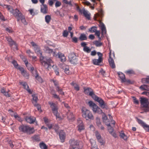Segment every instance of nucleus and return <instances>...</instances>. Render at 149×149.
<instances>
[{
    "instance_id": "nucleus-26",
    "label": "nucleus",
    "mask_w": 149,
    "mask_h": 149,
    "mask_svg": "<svg viewBox=\"0 0 149 149\" xmlns=\"http://www.w3.org/2000/svg\"><path fill=\"white\" fill-rule=\"evenodd\" d=\"M67 118L69 120H74V116L73 113L69 111L67 113Z\"/></svg>"
},
{
    "instance_id": "nucleus-59",
    "label": "nucleus",
    "mask_w": 149,
    "mask_h": 149,
    "mask_svg": "<svg viewBox=\"0 0 149 149\" xmlns=\"http://www.w3.org/2000/svg\"><path fill=\"white\" fill-rule=\"evenodd\" d=\"M98 141L100 143L101 145H102L104 143V141L102 138H101L97 139Z\"/></svg>"
},
{
    "instance_id": "nucleus-51",
    "label": "nucleus",
    "mask_w": 149,
    "mask_h": 149,
    "mask_svg": "<svg viewBox=\"0 0 149 149\" xmlns=\"http://www.w3.org/2000/svg\"><path fill=\"white\" fill-rule=\"evenodd\" d=\"M20 20H21L24 25H26L27 24V22H26V19H17V22H19Z\"/></svg>"
},
{
    "instance_id": "nucleus-42",
    "label": "nucleus",
    "mask_w": 149,
    "mask_h": 149,
    "mask_svg": "<svg viewBox=\"0 0 149 149\" xmlns=\"http://www.w3.org/2000/svg\"><path fill=\"white\" fill-rule=\"evenodd\" d=\"M32 138L37 141H39L40 140V138L38 135H34Z\"/></svg>"
},
{
    "instance_id": "nucleus-58",
    "label": "nucleus",
    "mask_w": 149,
    "mask_h": 149,
    "mask_svg": "<svg viewBox=\"0 0 149 149\" xmlns=\"http://www.w3.org/2000/svg\"><path fill=\"white\" fill-rule=\"evenodd\" d=\"M61 4V3L60 2L57 1L55 3V6L56 7H57L60 6Z\"/></svg>"
},
{
    "instance_id": "nucleus-44",
    "label": "nucleus",
    "mask_w": 149,
    "mask_h": 149,
    "mask_svg": "<svg viewBox=\"0 0 149 149\" xmlns=\"http://www.w3.org/2000/svg\"><path fill=\"white\" fill-rule=\"evenodd\" d=\"M104 116H102V120L104 123H107V120H108V118L107 116L104 113H103Z\"/></svg>"
},
{
    "instance_id": "nucleus-38",
    "label": "nucleus",
    "mask_w": 149,
    "mask_h": 149,
    "mask_svg": "<svg viewBox=\"0 0 149 149\" xmlns=\"http://www.w3.org/2000/svg\"><path fill=\"white\" fill-rule=\"evenodd\" d=\"M93 43L97 47L101 46L102 45V42H100L97 40H95L94 41Z\"/></svg>"
},
{
    "instance_id": "nucleus-45",
    "label": "nucleus",
    "mask_w": 149,
    "mask_h": 149,
    "mask_svg": "<svg viewBox=\"0 0 149 149\" xmlns=\"http://www.w3.org/2000/svg\"><path fill=\"white\" fill-rule=\"evenodd\" d=\"M84 51L88 53H89L91 51V49H90L88 47H86L85 48H83Z\"/></svg>"
},
{
    "instance_id": "nucleus-24",
    "label": "nucleus",
    "mask_w": 149,
    "mask_h": 149,
    "mask_svg": "<svg viewBox=\"0 0 149 149\" xmlns=\"http://www.w3.org/2000/svg\"><path fill=\"white\" fill-rule=\"evenodd\" d=\"M58 57L60 58L61 62H63L66 61V58L64 54L61 53L60 52H58Z\"/></svg>"
},
{
    "instance_id": "nucleus-41",
    "label": "nucleus",
    "mask_w": 149,
    "mask_h": 149,
    "mask_svg": "<svg viewBox=\"0 0 149 149\" xmlns=\"http://www.w3.org/2000/svg\"><path fill=\"white\" fill-rule=\"evenodd\" d=\"M95 120L96 124L97 126H98L101 124L100 121V119L98 117H97L96 118Z\"/></svg>"
},
{
    "instance_id": "nucleus-11",
    "label": "nucleus",
    "mask_w": 149,
    "mask_h": 149,
    "mask_svg": "<svg viewBox=\"0 0 149 149\" xmlns=\"http://www.w3.org/2000/svg\"><path fill=\"white\" fill-rule=\"evenodd\" d=\"M79 9V12L81 14H83V15L86 19H90V14L88 13V12L85 9H81L79 7L77 8Z\"/></svg>"
},
{
    "instance_id": "nucleus-63",
    "label": "nucleus",
    "mask_w": 149,
    "mask_h": 149,
    "mask_svg": "<svg viewBox=\"0 0 149 149\" xmlns=\"http://www.w3.org/2000/svg\"><path fill=\"white\" fill-rule=\"evenodd\" d=\"M99 128L100 129L102 130H104L105 129L104 127L102 125V124H101L100 125H99L98 126Z\"/></svg>"
},
{
    "instance_id": "nucleus-49",
    "label": "nucleus",
    "mask_w": 149,
    "mask_h": 149,
    "mask_svg": "<svg viewBox=\"0 0 149 149\" xmlns=\"http://www.w3.org/2000/svg\"><path fill=\"white\" fill-rule=\"evenodd\" d=\"M68 35V32L67 30H64L63 33V36L64 37H67Z\"/></svg>"
},
{
    "instance_id": "nucleus-22",
    "label": "nucleus",
    "mask_w": 149,
    "mask_h": 149,
    "mask_svg": "<svg viewBox=\"0 0 149 149\" xmlns=\"http://www.w3.org/2000/svg\"><path fill=\"white\" fill-rule=\"evenodd\" d=\"M78 39L81 41L86 40L88 39V37L84 33H81L80 34Z\"/></svg>"
},
{
    "instance_id": "nucleus-18",
    "label": "nucleus",
    "mask_w": 149,
    "mask_h": 149,
    "mask_svg": "<svg viewBox=\"0 0 149 149\" xmlns=\"http://www.w3.org/2000/svg\"><path fill=\"white\" fill-rule=\"evenodd\" d=\"M3 7L6 8L8 10L13 14V15L15 13V10H14L13 8L10 5L3 4Z\"/></svg>"
},
{
    "instance_id": "nucleus-17",
    "label": "nucleus",
    "mask_w": 149,
    "mask_h": 149,
    "mask_svg": "<svg viewBox=\"0 0 149 149\" xmlns=\"http://www.w3.org/2000/svg\"><path fill=\"white\" fill-rule=\"evenodd\" d=\"M14 15L18 16L19 19H25V17L17 9H16L15 10V13Z\"/></svg>"
},
{
    "instance_id": "nucleus-36",
    "label": "nucleus",
    "mask_w": 149,
    "mask_h": 149,
    "mask_svg": "<svg viewBox=\"0 0 149 149\" xmlns=\"http://www.w3.org/2000/svg\"><path fill=\"white\" fill-rule=\"evenodd\" d=\"M39 145L41 149H46L47 147L45 144L43 142L40 143Z\"/></svg>"
},
{
    "instance_id": "nucleus-40",
    "label": "nucleus",
    "mask_w": 149,
    "mask_h": 149,
    "mask_svg": "<svg viewBox=\"0 0 149 149\" xmlns=\"http://www.w3.org/2000/svg\"><path fill=\"white\" fill-rule=\"evenodd\" d=\"M59 128L57 124H54L53 126V129L57 133H58V130Z\"/></svg>"
},
{
    "instance_id": "nucleus-43",
    "label": "nucleus",
    "mask_w": 149,
    "mask_h": 149,
    "mask_svg": "<svg viewBox=\"0 0 149 149\" xmlns=\"http://www.w3.org/2000/svg\"><path fill=\"white\" fill-rule=\"evenodd\" d=\"M12 63L14 67L17 68L19 65H18L16 61L15 60H13Z\"/></svg>"
},
{
    "instance_id": "nucleus-29",
    "label": "nucleus",
    "mask_w": 149,
    "mask_h": 149,
    "mask_svg": "<svg viewBox=\"0 0 149 149\" xmlns=\"http://www.w3.org/2000/svg\"><path fill=\"white\" fill-rule=\"evenodd\" d=\"M77 127L78 128V130L79 132H81L82 130H84L85 129L84 127L82 122H81L79 124Z\"/></svg>"
},
{
    "instance_id": "nucleus-19",
    "label": "nucleus",
    "mask_w": 149,
    "mask_h": 149,
    "mask_svg": "<svg viewBox=\"0 0 149 149\" xmlns=\"http://www.w3.org/2000/svg\"><path fill=\"white\" fill-rule=\"evenodd\" d=\"M6 39L8 42L10 46L12 47L14 45H16V42L13 41L12 38L10 37H6Z\"/></svg>"
},
{
    "instance_id": "nucleus-9",
    "label": "nucleus",
    "mask_w": 149,
    "mask_h": 149,
    "mask_svg": "<svg viewBox=\"0 0 149 149\" xmlns=\"http://www.w3.org/2000/svg\"><path fill=\"white\" fill-rule=\"evenodd\" d=\"M136 118L138 123L142 126L146 131L149 132V125L144 123L141 120L137 118Z\"/></svg>"
},
{
    "instance_id": "nucleus-53",
    "label": "nucleus",
    "mask_w": 149,
    "mask_h": 149,
    "mask_svg": "<svg viewBox=\"0 0 149 149\" xmlns=\"http://www.w3.org/2000/svg\"><path fill=\"white\" fill-rule=\"evenodd\" d=\"M95 134L97 140L101 138L100 134L98 132H96Z\"/></svg>"
},
{
    "instance_id": "nucleus-47",
    "label": "nucleus",
    "mask_w": 149,
    "mask_h": 149,
    "mask_svg": "<svg viewBox=\"0 0 149 149\" xmlns=\"http://www.w3.org/2000/svg\"><path fill=\"white\" fill-rule=\"evenodd\" d=\"M108 116H109V119L112 123L111 124L114 125L115 123V122L114 120H113V117L110 114H108Z\"/></svg>"
},
{
    "instance_id": "nucleus-7",
    "label": "nucleus",
    "mask_w": 149,
    "mask_h": 149,
    "mask_svg": "<svg viewBox=\"0 0 149 149\" xmlns=\"http://www.w3.org/2000/svg\"><path fill=\"white\" fill-rule=\"evenodd\" d=\"M49 104L50 105V107L52 108V110L53 113L56 117V118L59 117V114L58 113V107L57 105L54 103L49 102Z\"/></svg>"
},
{
    "instance_id": "nucleus-13",
    "label": "nucleus",
    "mask_w": 149,
    "mask_h": 149,
    "mask_svg": "<svg viewBox=\"0 0 149 149\" xmlns=\"http://www.w3.org/2000/svg\"><path fill=\"white\" fill-rule=\"evenodd\" d=\"M140 99V102L142 106V107H147L149 105L148 100L146 98L141 97Z\"/></svg>"
},
{
    "instance_id": "nucleus-2",
    "label": "nucleus",
    "mask_w": 149,
    "mask_h": 149,
    "mask_svg": "<svg viewBox=\"0 0 149 149\" xmlns=\"http://www.w3.org/2000/svg\"><path fill=\"white\" fill-rule=\"evenodd\" d=\"M81 111L82 117L86 120H93L94 119V117L91 112L85 107H82Z\"/></svg>"
},
{
    "instance_id": "nucleus-52",
    "label": "nucleus",
    "mask_w": 149,
    "mask_h": 149,
    "mask_svg": "<svg viewBox=\"0 0 149 149\" xmlns=\"http://www.w3.org/2000/svg\"><path fill=\"white\" fill-rule=\"evenodd\" d=\"M17 69L19 70V71L21 72V74H22V72H24L25 70L24 68L21 67L19 65L17 68Z\"/></svg>"
},
{
    "instance_id": "nucleus-5",
    "label": "nucleus",
    "mask_w": 149,
    "mask_h": 149,
    "mask_svg": "<svg viewBox=\"0 0 149 149\" xmlns=\"http://www.w3.org/2000/svg\"><path fill=\"white\" fill-rule=\"evenodd\" d=\"M95 101L98 102L100 106L102 109H107L108 107L107 104L101 98L99 97L95 94L92 97Z\"/></svg>"
},
{
    "instance_id": "nucleus-35",
    "label": "nucleus",
    "mask_w": 149,
    "mask_h": 149,
    "mask_svg": "<svg viewBox=\"0 0 149 149\" xmlns=\"http://www.w3.org/2000/svg\"><path fill=\"white\" fill-rule=\"evenodd\" d=\"M33 101L32 102L33 104H35L37 103V101L38 100V98L37 96H35V95H33Z\"/></svg>"
},
{
    "instance_id": "nucleus-27",
    "label": "nucleus",
    "mask_w": 149,
    "mask_h": 149,
    "mask_svg": "<svg viewBox=\"0 0 149 149\" xmlns=\"http://www.w3.org/2000/svg\"><path fill=\"white\" fill-rule=\"evenodd\" d=\"M102 60V58H98V59H94L93 60V63L95 65H98L99 63H101Z\"/></svg>"
},
{
    "instance_id": "nucleus-34",
    "label": "nucleus",
    "mask_w": 149,
    "mask_h": 149,
    "mask_svg": "<svg viewBox=\"0 0 149 149\" xmlns=\"http://www.w3.org/2000/svg\"><path fill=\"white\" fill-rule=\"evenodd\" d=\"M141 81L143 83L149 84V76L142 79Z\"/></svg>"
},
{
    "instance_id": "nucleus-6",
    "label": "nucleus",
    "mask_w": 149,
    "mask_h": 149,
    "mask_svg": "<svg viewBox=\"0 0 149 149\" xmlns=\"http://www.w3.org/2000/svg\"><path fill=\"white\" fill-rule=\"evenodd\" d=\"M89 106L92 107V110L95 113H97L99 114H101L103 113L102 111L95 103L90 101L88 102Z\"/></svg>"
},
{
    "instance_id": "nucleus-16",
    "label": "nucleus",
    "mask_w": 149,
    "mask_h": 149,
    "mask_svg": "<svg viewBox=\"0 0 149 149\" xmlns=\"http://www.w3.org/2000/svg\"><path fill=\"white\" fill-rule=\"evenodd\" d=\"M111 52H110L109 57L108 59V61L109 63L110 66L112 68H115L116 66L114 63V61L113 58L111 57Z\"/></svg>"
},
{
    "instance_id": "nucleus-39",
    "label": "nucleus",
    "mask_w": 149,
    "mask_h": 149,
    "mask_svg": "<svg viewBox=\"0 0 149 149\" xmlns=\"http://www.w3.org/2000/svg\"><path fill=\"white\" fill-rule=\"evenodd\" d=\"M63 69L64 70V72L66 74H70V70L68 66L63 67Z\"/></svg>"
},
{
    "instance_id": "nucleus-14",
    "label": "nucleus",
    "mask_w": 149,
    "mask_h": 149,
    "mask_svg": "<svg viewBox=\"0 0 149 149\" xmlns=\"http://www.w3.org/2000/svg\"><path fill=\"white\" fill-rule=\"evenodd\" d=\"M25 120L27 122L30 124H32L35 121L36 118L31 116H26L25 118Z\"/></svg>"
},
{
    "instance_id": "nucleus-32",
    "label": "nucleus",
    "mask_w": 149,
    "mask_h": 149,
    "mask_svg": "<svg viewBox=\"0 0 149 149\" xmlns=\"http://www.w3.org/2000/svg\"><path fill=\"white\" fill-rule=\"evenodd\" d=\"M97 27L96 26H93L89 28L88 29L89 31L91 33H95L97 31Z\"/></svg>"
},
{
    "instance_id": "nucleus-8",
    "label": "nucleus",
    "mask_w": 149,
    "mask_h": 149,
    "mask_svg": "<svg viewBox=\"0 0 149 149\" xmlns=\"http://www.w3.org/2000/svg\"><path fill=\"white\" fill-rule=\"evenodd\" d=\"M68 57L70 62L71 64L75 65L78 63V58L74 53H70Z\"/></svg>"
},
{
    "instance_id": "nucleus-20",
    "label": "nucleus",
    "mask_w": 149,
    "mask_h": 149,
    "mask_svg": "<svg viewBox=\"0 0 149 149\" xmlns=\"http://www.w3.org/2000/svg\"><path fill=\"white\" fill-rule=\"evenodd\" d=\"M119 78L121 80V82H125L126 79L125 77V75L122 72H119L118 73Z\"/></svg>"
},
{
    "instance_id": "nucleus-62",
    "label": "nucleus",
    "mask_w": 149,
    "mask_h": 149,
    "mask_svg": "<svg viewBox=\"0 0 149 149\" xmlns=\"http://www.w3.org/2000/svg\"><path fill=\"white\" fill-rule=\"evenodd\" d=\"M63 103L64 104L65 107L66 108L68 109L69 110L70 109V107L68 104L65 103L64 102H63Z\"/></svg>"
},
{
    "instance_id": "nucleus-46",
    "label": "nucleus",
    "mask_w": 149,
    "mask_h": 149,
    "mask_svg": "<svg viewBox=\"0 0 149 149\" xmlns=\"http://www.w3.org/2000/svg\"><path fill=\"white\" fill-rule=\"evenodd\" d=\"M108 130L109 133L111 134H112L113 131V128L111 126V125H110V126H108Z\"/></svg>"
},
{
    "instance_id": "nucleus-61",
    "label": "nucleus",
    "mask_w": 149,
    "mask_h": 149,
    "mask_svg": "<svg viewBox=\"0 0 149 149\" xmlns=\"http://www.w3.org/2000/svg\"><path fill=\"white\" fill-rule=\"evenodd\" d=\"M87 45V44L86 42H83L81 43V46L82 47H83V48H85L86 47V45Z\"/></svg>"
},
{
    "instance_id": "nucleus-56",
    "label": "nucleus",
    "mask_w": 149,
    "mask_h": 149,
    "mask_svg": "<svg viewBox=\"0 0 149 149\" xmlns=\"http://www.w3.org/2000/svg\"><path fill=\"white\" fill-rule=\"evenodd\" d=\"M34 106L37 107V108L38 109V110L39 111H42V110L41 109V107L40 105H39L38 104H34Z\"/></svg>"
},
{
    "instance_id": "nucleus-37",
    "label": "nucleus",
    "mask_w": 149,
    "mask_h": 149,
    "mask_svg": "<svg viewBox=\"0 0 149 149\" xmlns=\"http://www.w3.org/2000/svg\"><path fill=\"white\" fill-rule=\"evenodd\" d=\"M125 73L128 74H134L135 73L134 71L132 70H129L125 72Z\"/></svg>"
},
{
    "instance_id": "nucleus-15",
    "label": "nucleus",
    "mask_w": 149,
    "mask_h": 149,
    "mask_svg": "<svg viewBox=\"0 0 149 149\" xmlns=\"http://www.w3.org/2000/svg\"><path fill=\"white\" fill-rule=\"evenodd\" d=\"M59 135L61 142L62 143L64 142L65 138V133L63 132V131L61 130L59 133Z\"/></svg>"
},
{
    "instance_id": "nucleus-21",
    "label": "nucleus",
    "mask_w": 149,
    "mask_h": 149,
    "mask_svg": "<svg viewBox=\"0 0 149 149\" xmlns=\"http://www.w3.org/2000/svg\"><path fill=\"white\" fill-rule=\"evenodd\" d=\"M41 11L43 14H46L47 13L48 8L46 4L41 5Z\"/></svg>"
},
{
    "instance_id": "nucleus-28",
    "label": "nucleus",
    "mask_w": 149,
    "mask_h": 149,
    "mask_svg": "<svg viewBox=\"0 0 149 149\" xmlns=\"http://www.w3.org/2000/svg\"><path fill=\"white\" fill-rule=\"evenodd\" d=\"M46 52L47 53L49 54L52 53L53 56H54L55 55L56 53L55 52L53 51V49L49 48L48 47H47L45 48Z\"/></svg>"
},
{
    "instance_id": "nucleus-30",
    "label": "nucleus",
    "mask_w": 149,
    "mask_h": 149,
    "mask_svg": "<svg viewBox=\"0 0 149 149\" xmlns=\"http://www.w3.org/2000/svg\"><path fill=\"white\" fill-rule=\"evenodd\" d=\"M140 88L142 90L149 91V86L147 85H141L140 86Z\"/></svg>"
},
{
    "instance_id": "nucleus-33",
    "label": "nucleus",
    "mask_w": 149,
    "mask_h": 149,
    "mask_svg": "<svg viewBox=\"0 0 149 149\" xmlns=\"http://www.w3.org/2000/svg\"><path fill=\"white\" fill-rule=\"evenodd\" d=\"M56 91L58 92V93L62 95H64V93L63 91V90L60 87H57L56 88Z\"/></svg>"
},
{
    "instance_id": "nucleus-54",
    "label": "nucleus",
    "mask_w": 149,
    "mask_h": 149,
    "mask_svg": "<svg viewBox=\"0 0 149 149\" xmlns=\"http://www.w3.org/2000/svg\"><path fill=\"white\" fill-rule=\"evenodd\" d=\"M142 107L144 108L143 109V110L144 111V112H147L149 111V107L148 105V106L147 107Z\"/></svg>"
},
{
    "instance_id": "nucleus-60",
    "label": "nucleus",
    "mask_w": 149,
    "mask_h": 149,
    "mask_svg": "<svg viewBox=\"0 0 149 149\" xmlns=\"http://www.w3.org/2000/svg\"><path fill=\"white\" fill-rule=\"evenodd\" d=\"M6 30L9 33H12L13 31V30L11 28H6Z\"/></svg>"
},
{
    "instance_id": "nucleus-50",
    "label": "nucleus",
    "mask_w": 149,
    "mask_h": 149,
    "mask_svg": "<svg viewBox=\"0 0 149 149\" xmlns=\"http://www.w3.org/2000/svg\"><path fill=\"white\" fill-rule=\"evenodd\" d=\"M72 42L74 43H77L78 42V38L76 37H74L73 38H72Z\"/></svg>"
},
{
    "instance_id": "nucleus-55",
    "label": "nucleus",
    "mask_w": 149,
    "mask_h": 149,
    "mask_svg": "<svg viewBox=\"0 0 149 149\" xmlns=\"http://www.w3.org/2000/svg\"><path fill=\"white\" fill-rule=\"evenodd\" d=\"M132 98L133 100V101L135 104H139V101L136 99L135 97H133Z\"/></svg>"
},
{
    "instance_id": "nucleus-48",
    "label": "nucleus",
    "mask_w": 149,
    "mask_h": 149,
    "mask_svg": "<svg viewBox=\"0 0 149 149\" xmlns=\"http://www.w3.org/2000/svg\"><path fill=\"white\" fill-rule=\"evenodd\" d=\"M24 77L28 78L29 76V74L27 73L26 70H25L24 72H22V74H21Z\"/></svg>"
},
{
    "instance_id": "nucleus-12",
    "label": "nucleus",
    "mask_w": 149,
    "mask_h": 149,
    "mask_svg": "<svg viewBox=\"0 0 149 149\" xmlns=\"http://www.w3.org/2000/svg\"><path fill=\"white\" fill-rule=\"evenodd\" d=\"M100 25L99 26L100 27V29L101 30V35L102 37H104V35H105L107 33V31L106 27L105 25L103 23L101 22V21H99Z\"/></svg>"
},
{
    "instance_id": "nucleus-57",
    "label": "nucleus",
    "mask_w": 149,
    "mask_h": 149,
    "mask_svg": "<svg viewBox=\"0 0 149 149\" xmlns=\"http://www.w3.org/2000/svg\"><path fill=\"white\" fill-rule=\"evenodd\" d=\"M52 81L54 83V86L56 87V88H57V87H59L58 86V82H56V80L53 79Z\"/></svg>"
},
{
    "instance_id": "nucleus-10",
    "label": "nucleus",
    "mask_w": 149,
    "mask_h": 149,
    "mask_svg": "<svg viewBox=\"0 0 149 149\" xmlns=\"http://www.w3.org/2000/svg\"><path fill=\"white\" fill-rule=\"evenodd\" d=\"M84 92L85 94L91 96L92 97L95 95L93 90L90 88H84Z\"/></svg>"
},
{
    "instance_id": "nucleus-1",
    "label": "nucleus",
    "mask_w": 149,
    "mask_h": 149,
    "mask_svg": "<svg viewBox=\"0 0 149 149\" xmlns=\"http://www.w3.org/2000/svg\"><path fill=\"white\" fill-rule=\"evenodd\" d=\"M34 50L37 55L40 56V62L46 69L49 70L51 68V67L53 68L54 67V65L52 64L53 63V61L51 59L49 58H45L42 56V52L40 50L39 47L38 46H36L35 47H34Z\"/></svg>"
},
{
    "instance_id": "nucleus-4",
    "label": "nucleus",
    "mask_w": 149,
    "mask_h": 149,
    "mask_svg": "<svg viewBox=\"0 0 149 149\" xmlns=\"http://www.w3.org/2000/svg\"><path fill=\"white\" fill-rule=\"evenodd\" d=\"M19 130L20 132L26 133L31 134L34 132L33 127H31L28 126L22 125L18 127Z\"/></svg>"
},
{
    "instance_id": "nucleus-25",
    "label": "nucleus",
    "mask_w": 149,
    "mask_h": 149,
    "mask_svg": "<svg viewBox=\"0 0 149 149\" xmlns=\"http://www.w3.org/2000/svg\"><path fill=\"white\" fill-rule=\"evenodd\" d=\"M104 15V13L102 10H100L99 11V14H96L95 15V16L93 19H97V18L100 17L101 18L103 17Z\"/></svg>"
},
{
    "instance_id": "nucleus-23",
    "label": "nucleus",
    "mask_w": 149,
    "mask_h": 149,
    "mask_svg": "<svg viewBox=\"0 0 149 149\" xmlns=\"http://www.w3.org/2000/svg\"><path fill=\"white\" fill-rule=\"evenodd\" d=\"M35 72L36 75H34L33 73V76L35 77V78L40 83H42V79L40 76H39L38 75L37 71L36 70L35 71Z\"/></svg>"
},
{
    "instance_id": "nucleus-3",
    "label": "nucleus",
    "mask_w": 149,
    "mask_h": 149,
    "mask_svg": "<svg viewBox=\"0 0 149 149\" xmlns=\"http://www.w3.org/2000/svg\"><path fill=\"white\" fill-rule=\"evenodd\" d=\"M69 143L70 144L69 149H81L83 146L81 142L74 139H70Z\"/></svg>"
},
{
    "instance_id": "nucleus-31",
    "label": "nucleus",
    "mask_w": 149,
    "mask_h": 149,
    "mask_svg": "<svg viewBox=\"0 0 149 149\" xmlns=\"http://www.w3.org/2000/svg\"><path fill=\"white\" fill-rule=\"evenodd\" d=\"M120 136L121 138L125 140H127V136L123 132V131H121L120 133Z\"/></svg>"
},
{
    "instance_id": "nucleus-64",
    "label": "nucleus",
    "mask_w": 149,
    "mask_h": 149,
    "mask_svg": "<svg viewBox=\"0 0 149 149\" xmlns=\"http://www.w3.org/2000/svg\"><path fill=\"white\" fill-rule=\"evenodd\" d=\"M97 55L99 56V58H102V56L103 55L102 53L100 52H97Z\"/></svg>"
}]
</instances>
